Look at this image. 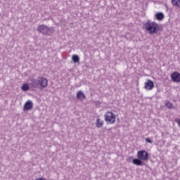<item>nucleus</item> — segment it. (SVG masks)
<instances>
[{
    "label": "nucleus",
    "mask_w": 180,
    "mask_h": 180,
    "mask_svg": "<svg viewBox=\"0 0 180 180\" xmlns=\"http://www.w3.org/2000/svg\"><path fill=\"white\" fill-rule=\"evenodd\" d=\"M145 88L148 91H151L154 88V82L150 79H148L147 82L145 83Z\"/></svg>",
    "instance_id": "nucleus-8"
},
{
    "label": "nucleus",
    "mask_w": 180,
    "mask_h": 180,
    "mask_svg": "<svg viewBox=\"0 0 180 180\" xmlns=\"http://www.w3.org/2000/svg\"><path fill=\"white\" fill-rule=\"evenodd\" d=\"M72 60L73 63H79V56H78V55H73L72 56Z\"/></svg>",
    "instance_id": "nucleus-16"
},
{
    "label": "nucleus",
    "mask_w": 180,
    "mask_h": 180,
    "mask_svg": "<svg viewBox=\"0 0 180 180\" xmlns=\"http://www.w3.org/2000/svg\"><path fill=\"white\" fill-rule=\"evenodd\" d=\"M76 98L78 101H81V102H84L85 101V98H86V96L84 94V92L82 91H79L77 92Z\"/></svg>",
    "instance_id": "nucleus-7"
},
{
    "label": "nucleus",
    "mask_w": 180,
    "mask_h": 180,
    "mask_svg": "<svg viewBox=\"0 0 180 180\" xmlns=\"http://www.w3.org/2000/svg\"><path fill=\"white\" fill-rule=\"evenodd\" d=\"M31 109H33V102H32V101L29 100L25 103L24 110H31Z\"/></svg>",
    "instance_id": "nucleus-9"
},
{
    "label": "nucleus",
    "mask_w": 180,
    "mask_h": 180,
    "mask_svg": "<svg viewBox=\"0 0 180 180\" xmlns=\"http://www.w3.org/2000/svg\"><path fill=\"white\" fill-rule=\"evenodd\" d=\"M31 86H32V88H39V78L37 79H31Z\"/></svg>",
    "instance_id": "nucleus-10"
},
{
    "label": "nucleus",
    "mask_w": 180,
    "mask_h": 180,
    "mask_svg": "<svg viewBox=\"0 0 180 180\" xmlns=\"http://www.w3.org/2000/svg\"><path fill=\"white\" fill-rule=\"evenodd\" d=\"M35 180H46V179L42 177V178H38V179H37Z\"/></svg>",
    "instance_id": "nucleus-20"
},
{
    "label": "nucleus",
    "mask_w": 180,
    "mask_h": 180,
    "mask_svg": "<svg viewBox=\"0 0 180 180\" xmlns=\"http://www.w3.org/2000/svg\"><path fill=\"white\" fill-rule=\"evenodd\" d=\"M38 83L40 88H47V86L49 85V80H47L44 77H39Z\"/></svg>",
    "instance_id": "nucleus-5"
},
{
    "label": "nucleus",
    "mask_w": 180,
    "mask_h": 180,
    "mask_svg": "<svg viewBox=\"0 0 180 180\" xmlns=\"http://www.w3.org/2000/svg\"><path fill=\"white\" fill-rule=\"evenodd\" d=\"M137 158L142 161H147L148 160V152L143 150L137 152Z\"/></svg>",
    "instance_id": "nucleus-4"
},
{
    "label": "nucleus",
    "mask_w": 180,
    "mask_h": 180,
    "mask_svg": "<svg viewBox=\"0 0 180 180\" xmlns=\"http://www.w3.org/2000/svg\"><path fill=\"white\" fill-rule=\"evenodd\" d=\"M172 4L174 6H177V8H180V0H172Z\"/></svg>",
    "instance_id": "nucleus-15"
},
{
    "label": "nucleus",
    "mask_w": 180,
    "mask_h": 180,
    "mask_svg": "<svg viewBox=\"0 0 180 180\" xmlns=\"http://www.w3.org/2000/svg\"><path fill=\"white\" fill-rule=\"evenodd\" d=\"M146 143H150V144L153 143V141H151V139L150 138H146Z\"/></svg>",
    "instance_id": "nucleus-18"
},
{
    "label": "nucleus",
    "mask_w": 180,
    "mask_h": 180,
    "mask_svg": "<svg viewBox=\"0 0 180 180\" xmlns=\"http://www.w3.org/2000/svg\"><path fill=\"white\" fill-rule=\"evenodd\" d=\"M165 105L166 106V108H167V109H174L175 106L174 105V104H172V103L169 102V101H167L165 104Z\"/></svg>",
    "instance_id": "nucleus-14"
},
{
    "label": "nucleus",
    "mask_w": 180,
    "mask_h": 180,
    "mask_svg": "<svg viewBox=\"0 0 180 180\" xmlns=\"http://www.w3.org/2000/svg\"><path fill=\"white\" fill-rule=\"evenodd\" d=\"M132 163L134 165H143V162L141 161V160H140L139 158V159H134L132 160Z\"/></svg>",
    "instance_id": "nucleus-13"
},
{
    "label": "nucleus",
    "mask_w": 180,
    "mask_h": 180,
    "mask_svg": "<svg viewBox=\"0 0 180 180\" xmlns=\"http://www.w3.org/2000/svg\"><path fill=\"white\" fill-rule=\"evenodd\" d=\"M21 89H22V91H25V92L27 91H29V89H30L29 84H24L22 86Z\"/></svg>",
    "instance_id": "nucleus-17"
},
{
    "label": "nucleus",
    "mask_w": 180,
    "mask_h": 180,
    "mask_svg": "<svg viewBox=\"0 0 180 180\" xmlns=\"http://www.w3.org/2000/svg\"><path fill=\"white\" fill-rule=\"evenodd\" d=\"M104 120L107 124H115L116 123V115L110 111H108L104 115Z\"/></svg>",
    "instance_id": "nucleus-3"
},
{
    "label": "nucleus",
    "mask_w": 180,
    "mask_h": 180,
    "mask_svg": "<svg viewBox=\"0 0 180 180\" xmlns=\"http://www.w3.org/2000/svg\"><path fill=\"white\" fill-rule=\"evenodd\" d=\"M171 79L173 82H180V73L178 72H174L171 75Z\"/></svg>",
    "instance_id": "nucleus-6"
},
{
    "label": "nucleus",
    "mask_w": 180,
    "mask_h": 180,
    "mask_svg": "<svg viewBox=\"0 0 180 180\" xmlns=\"http://www.w3.org/2000/svg\"><path fill=\"white\" fill-rule=\"evenodd\" d=\"M103 124H105V122L102 120L101 118H98L96 120V127H97L98 129H101V127H102Z\"/></svg>",
    "instance_id": "nucleus-11"
},
{
    "label": "nucleus",
    "mask_w": 180,
    "mask_h": 180,
    "mask_svg": "<svg viewBox=\"0 0 180 180\" xmlns=\"http://www.w3.org/2000/svg\"><path fill=\"white\" fill-rule=\"evenodd\" d=\"M155 18H156V19L158 20H162V19H164V13H156L155 14Z\"/></svg>",
    "instance_id": "nucleus-12"
},
{
    "label": "nucleus",
    "mask_w": 180,
    "mask_h": 180,
    "mask_svg": "<svg viewBox=\"0 0 180 180\" xmlns=\"http://www.w3.org/2000/svg\"><path fill=\"white\" fill-rule=\"evenodd\" d=\"M37 32H40L41 34L45 36H50L54 33V28L49 27L46 25H41L38 26Z\"/></svg>",
    "instance_id": "nucleus-2"
},
{
    "label": "nucleus",
    "mask_w": 180,
    "mask_h": 180,
    "mask_svg": "<svg viewBox=\"0 0 180 180\" xmlns=\"http://www.w3.org/2000/svg\"><path fill=\"white\" fill-rule=\"evenodd\" d=\"M176 123H177L179 127H180V119H177Z\"/></svg>",
    "instance_id": "nucleus-19"
},
{
    "label": "nucleus",
    "mask_w": 180,
    "mask_h": 180,
    "mask_svg": "<svg viewBox=\"0 0 180 180\" xmlns=\"http://www.w3.org/2000/svg\"><path fill=\"white\" fill-rule=\"evenodd\" d=\"M144 27L150 34H155L160 30V25L155 22L148 21L145 23Z\"/></svg>",
    "instance_id": "nucleus-1"
}]
</instances>
